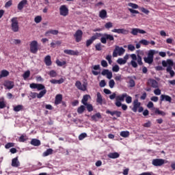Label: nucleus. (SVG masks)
Masks as SVG:
<instances>
[{"mask_svg": "<svg viewBox=\"0 0 175 175\" xmlns=\"http://www.w3.org/2000/svg\"><path fill=\"white\" fill-rule=\"evenodd\" d=\"M102 36V33H96L95 35L92 36L90 39L86 41V47H90V45L94 43V40H96L98 38H100Z\"/></svg>", "mask_w": 175, "mask_h": 175, "instance_id": "423d86ee", "label": "nucleus"}, {"mask_svg": "<svg viewBox=\"0 0 175 175\" xmlns=\"http://www.w3.org/2000/svg\"><path fill=\"white\" fill-rule=\"evenodd\" d=\"M87 137V133H83L79 136V140H83Z\"/></svg>", "mask_w": 175, "mask_h": 175, "instance_id": "bf43d9fd", "label": "nucleus"}, {"mask_svg": "<svg viewBox=\"0 0 175 175\" xmlns=\"http://www.w3.org/2000/svg\"><path fill=\"white\" fill-rule=\"evenodd\" d=\"M137 62L140 66L143 65V62L142 61V56H140L139 55H137Z\"/></svg>", "mask_w": 175, "mask_h": 175, "instance_id": "3c124183", "label": "nucleus"}, {"mask_svg": "<svg viewBox=\"0 0 175 175\" xmlns=\"http://www.w3.org/2000/svg\"><path fill=\"white\" fill-rule=\"evenodd\" d=\"M106 113L107 114H110L111 116H116V117H118V118H120V117H121V114H122V113H121V111H110V110H109V109H107V111H106Z\"/></svg>", "mask_w": 175, "mask_h": 175, "instance_id": "a211bd4d", "label": "nucleus"}, {"mask_svg": "<svg viewBox=\"0 0 175 175\" xmlns=\"http://www.w3.org/2000/svg\"><path fill=\"white\" fill-rule=\"evenodd\" d=\"M53 149L49 148L45 152H43V157H49V155H51L53 154Z\"/></svg>", "mask_w": 175, "mask_h": 175, "instance_id": "f704fd0d", "label": "nucleus"}, {"mask_svg": "<svg viewBox=\"0 0 175 175\" xmlns=\"http://www.w3.org/2000/svg\"><path fill=\"white\" fill-rule=\"evenodd\" d=\"M12 167H18L20 166V161H18V157H16L12 160Z\"/></svg>", "mask_w": 175, "mask_h": 175, "instance_id": "5701e85b", "label": "nucleus"}, {"mask_svg": "<svg viewBox=\"0 0 175 175\" xmlns=\"http://www.w3.org/2000/svg\"><path fill=\"white\" fill-rule=\"evenodd\" d=\"M155 53H157L154 50H150L148 53V57L149 58H152V59H154V55H155Z\"/></svg>", "mask_w": 175, "mask_h": 175, "instance_id": "ea45409f", "label": "nucleus"}, {"mask_svg": "<svg viewBox=\"0 0 175 175\" xmlns=\"http://www.w3.org/2000/svg\"><path fill=\"white\" fill-rule=\"evenodd\" d=\"M84 106H86V109H87L88 111H89V112L93 111L94 107H92V105L88 103L87 105H84Z\"/></svg>", "mask_w": 175, "mask_h": 175, "instance_id": "c03bdc74", "label": "nucleus"}, {"mask_svg": "<svg viewBox=\"0 0 175 175\" xmlns=\"http://www.w3.org/2000/svg\"><path fill=\"white\" fill-rule=\"evenodd\" d=\"M29 76H31V71H29V70H27L23 75V77L24 80H27V79H28V77H29Z\"/></svg>", "mask_w": 175, "mask_h": 175, "instance_id": "a19ab883", "label": "nucleus"}, {"mask_svg": "<svg viewBox=\"0 0 175 175\" xmlns=\"http://www.w3.org/2000/svg\"><path fill=\"white\" fill-rule=\"evenodd\" d=\"M111 32L115 33H122V35H128L129 31L125 29H113L111 30Z\"/></svg>", "mask_w": 175, "mask_h": 175, "instance_id": "4468645a", "label": "nucleus"}, {"mask_svg": "<svg viewBox=\"0 0 175 175\" xmlns=\"http://www.w3.org/2000/svg\"><path fill=\"white\" fill-rule=\"evenodd\" d=\"M30 144H31V146H35L36 147H38V146H40V140L33 139H31Z\"/></svg>", "mask_w": 175, "mask_h": 175, "instance_id": "c756f323", "label": "nucleus"}, {"mask_svg": "<svg viewBox=\"0 0 175 175\" xmlns=\"http://www.w3.org/2000/svg\"><path fill=\"white\" fill-rule=\"evenodd\" d=\"M117 62L119 64V65H125V64H126V59L119 58L118 59Z\"/></svg>", "mask_w": 175, "mask_h": 175, "instance_id": "37998d69", "label": "nucleus"}, {"mask_svg": "<svg viewBox=\"0 0 175 175\" xmlns=\"http://www.w3.org/2000/svg\"><path fill=\"white\" fill-rule=\"evenodd\" d=\"M62 102V94H57L55 96V105H59Z\"/></svg>", "mask_w": 175, "mask_h": 175, "instance_id": "bb28decb", "label": "nucleus"}, {"mask_svg": "<svg viewBox=\"0 0 175 175\" xmlns=\"http://www.w3.org/2000/svg\"><path fill=\"white\" fill-rule=\"evenodd\" d=\"M19 142L21 143H24V142H27V139L25 137V136L24 135H21L20 137H19Z\"/></svg>", "mask_w": 175, "mask_h": 175, "instance_id": "680f3d73", "label": "nucleus"}, {"mask_svg": "<svg viewBox=\"0 0 175 175\" xmlns=\"http://www.w3.org/2000/svg\"><path fill=\"white\" fill-rule=\"evenodd\" d=\"M107 157H108V158H110L111 159H117V158H120V154L118 152H110L107 155Z\"/></svg>", "mask_w": 175, "mask_h": 175, "instance_id": "393cba45", "label": "nucleus"}, {"mask_svg": "<svg viewBox=\"0 0 175 175\" xmlns=\"http://www.w3.org/2000/svg\"><path fill=\"white\" fill-rule=\"evenodd\" d=\"M95 49L97 51H101L102 50V44L98 43L95 45Z\"/></svg>", "mask_w": 175, "mask_h": 175, "instance_id": "6e6d98bb", "label": "nucleus"}, {"mask_svg": "<svg viewBox=\"0 0 175 175\" xmlns=\"http://www.w3.org/2000/svg\"><path fill=\"white\" fill-rule=\"evenodd\" d=\"M47 92V90H43L41 92H40L39 94H37V98L38 99H40V98H43V96H44V95H46V93Z\"/></svg>", "mask_w": 175, "mask_h": 175, "instance_id": "c9c22d12", "label": "nucleus"}, {"mask_svg": "<svg viewBox=\"0 0 175 175\" xmlns=\"http://www.w3.org/2000/svg\"><path fill=\"white\" fill-rule=\"evenodd\" d=\"M39 50V45L38 41L33 40L30 42V52L32 54H36Z\"/></svg>", "mask_w": 175, "mask_h": 175, "instance_id": "39448f33", "label": "nucleus"}, {"mask_svg": "<svg viewBox=\"0 0 175 175\" xmlns=\"http://www.w3.org/2000/svg\"><path fill=\"white\" fill-rule=\"evenodd\" d=\"M116 50L117 51L118 55H122V54L125 53V50L122 47L116 46Z\"/></svg>", "mask_w": 175, "mask_h": 175, "instance_id": "473e14b6", "label": "nucleus"}, {"mask_svg": "<svg viewBox=\"0 0 175 175\" xmlns=\"http://www.w3.org/2000/svg\"><path fill=\"white\" fill-rule=\"evenodd\" d=\"M11 147H14V143L8 142L5 146V148H6L7 150L9 149V148H11Z\"/></svg>", "mask_w": 175, "mask_h": 175, "instance_id": "09e8293b", "label": "nucleus"}, {"mask_svg": "<svg viewBox=\"0 0 175 175\" xmlns=\"http://www.w3.org/2000/svg\"><path fill=\"white\" fill-rule=\"evenodd\" d=\"M105 59L108 61L109 65H111V64H113V61L111 60V55H107Z\"/></svg>", "mask_w": 175, "mask_h": 175, "instance_id": "5fc2aeb1", "label": "nucleus"}, {"mask_svg": "<svg viewBox=\"0 0 175 175\" xmlns=\"http://www.w3.org/2000/svg\"><path fill=\"white\" fill-rule=\"evenodd\" d=\"M101 66H103V68H107L108 66L107 62L106 60H102Z\"/></svg>", "mask_w": 175, "mask_h": 175, "instance_id": "69168bd1", "label": "nucleus"}, {"mask_svg": "<svg viewBox=\"0 0 175 175\" xmlns=\"http://www.w3.org/2000/svg\"><path fill=\"white\" fill-rule=\"evenodd\" d=\"M11 29L13 32H18L20 27L18 26V18L17 17L11 19Z\"/></svg>", "mask_w": 175, "mask_h": 175, "instance_id": "20e7f679", "label": "nucleus"}, {"mask_svg": "<svg viewBox=\"0 0 175 175\" xmlns=\"http://www.w3.org/2000/svg\"><path fill=\"white\" fill-rule=\"evenodd\" d=\"M99 17L103 20L107 17V11L106 10H101L99 12Z\"/></svg>", "mask_w": 175, "mask_h": 175, "instance_id": "a878e982", "label": "nucleus"}, {"mask_svg": "<svg viewBox=\"0 0 175 175\" xmlns=\"http://www.w3.org/2000/svg\"><path fill=\"white\" fill-rule=\"evenodd\" d=\"M37 89L38 91H41V90H44V85L40 83H37Z\"/></svg>", "mask_w": 175, "mask_h": 175, "instance_id": "052dcab7", "label": "nucleus"}, {"mask_svg": "<svg viewBox=\"0 0 175 175\" xmlns=\"http://www.w3.org/2000/svg\"><path fill=\"white\" fill-rule=\"evenodd\" d=\"M23 110V105H18L14 107V111H21Z\"/></svg>", "mask_w": 175, "mask_h": 175, "instance_id": "49530a36", "label": "nucleus"}, {"mask_svg": "<svg viewBox=\"0 0 175 175\" xmlns=\"http://www.w3.org/2000/svg\"><path fill=\"white\" fill-rule=\"evenodd\" d=\"M153 110H154V114L156 116H162V117H165V116H166V113L163 111L159 110V108H153Z\"/></svg>", "mask_w": 175, "mask_h": 175, "instance_id": "b1692460", "label": "nucleus"}, {"mask_svg": "<svg viewBox=\"0 0 175 175\" xmlns=\"http://www.w3.org/2000/svg\"><path fill=\"white\" fill-rule=\"evenodd\" d=\"M148 85L152 88H159L158 81L155 79H150L148 80Z\"/></svg>", "mask_w": 175, "mask_h": 175, "instance_id": "9d476101", "label": "nucleus"}, {"mask_svg": "<svg viewBox=\"0 0 175 175\" xmlns=\"http://www.w3.org/2000/svg\"><path fill=\"white\" fill-rule=\"evenodd\" d=\"M154 95H161V89L159 88H156L154 90Z\"/></svg>", "mask_w": 175, "mask_h": 175, "instance_id": "338daca9", "label": "nucleus"}, {"mask_svg": "<svg viewBox=\"0 0 175 175\" xmlns=\"http://www.w3.org/2000/svg\"><path fill=\"white\" fill-rule=\"evenodd\" d=\"M105 28L106 29H110V28H113V23L111 22H108L105 25Z\"/></svg>", "mask_w": 175, "mask_h": 175, "instance_id": "8fccbe9b", "label": "nucleus"}, {"mask_svg": "<svg viewBox=\"0 0 175 175\" xmlns=\"http://www.w3.org/2000/svg\"><path fill=\"white\" fill-rule=\"evenodd\" d=\"M144 61L146 64H149V65H151L154 62V59H152L151 57H144Z\"/></svg>", "mask_w": 175, "mask_h": 175, "instance_id": "72a5a7b5", "label": "nucleus"}, {"mask_svg": "<svg viewBox=\"0 0 175 175\" xmlns=\"http://www.w3.org/2000/svg\"><path fill=\"white\" fill-rule=\"evenodd\" d=\"M113 72H119L120 71V66L118 65H115L112 68Z\"/></svg>", "mask_w": 175, "mask_h": 175, "instance_id": "0e129e2a", "label": "nucleus"}, {"mask_svg": "<svg viewBox=\"0 0 175 175\" xmlns=\"http://www.w3.org/2000/svg\"><path fill=\"white\" fill-rule=\"evenodd\" d=\"M34 21L35 23H36V24H39V23L42 21V16H36L34 18Z\"/></svg>", "mask_w": 175, "mask_h": 175, "instance_id": "864d4df0", "label": "nucleus"}, {"mask_svg": "<svg viewBox=\"0 0 175 175\" xmlns=\"http://www.w3.org/2000/svg\"><path fill=\"white\" fill-rule=\"evenodd\" d=\"M139 43H141V44H144V46H148L150 42L147 41V40H142L139 41Z\"/></svg>", "mask_w": 175, "mask_h": 175, "instance_id": "e2e57ef3", "label": "nucleus"}, {"mask_svg": "<svg viewBox=\"0 0 175 175\" xmlns=\"http://www.w3.org/2000/svg\"><path fill=\"white\" fill-rule=\"evenodd\" d=\"M85 110V107L84 105H81L77 109V113L78 114H83Z\"/></svg>", "mask_w": 175, "mask_h": 175, "instance_id": "4c0bfd02", "label": "nucleus"}, {"mask_svg": "<svg viewBox=\"0 0 175 175\" xmlns=\"http://www.w3.org/2000/svg\"><path fill=\"white\" fill-rule=\"evenodd\" d=\"M101 36L102 37L100 40L103 44H106V43H107V40L109 42H114V36L111 34L105 33L101 34Z\"/></svg>", "mask_w": 175, "mask_h": 175, "instance_id": "7ed1b4c3", "label": "nucleus"}, {"mask_svg": "<svg viewBox=\"0 0 175 175\" xmlns=\"http://www.w3.org/2000/svg\"><path fill=\"white\" fill-rule=\"evenodd\" d=\"M109 85L111 88H114V85H116V82L113 79H111L109 82Z\"/></svg>", "mask_w": 175, "mask_h": 175, "instance_id": "13d9d810", "label": "nucleus"}, {"mask_svg": "<svg viewBox=\"0 0 175 175\" xmlns=\"http://www.w3.org/2000/svg\"><path fill=\"white\" fill-rule=\"evenodd\" d=\"M44 62L46 66H51V65H53L51 56H50V55H46L44 59Z\"/></svg>", "mask_w": 175, "mask_h": 175, "instance_id": "6ab92c4d", "label": "nucleus"}, {"mask_svg": "<svg viewBox=\"0 0 175 175\" xmlns=\"http://www.w3.org/2000/svg\"><path fill=\"white\" fill-rule=\"evenodd\" d=\"M64 81H65V79H64V78H61L59 80L51 79L50 81V83H51V84H62Z\"/></svg>", "mask_w": 175, "mask_h": 175, "instance_id": "c85d7f7f", "label": "nucleus"}, {"mask_svg": "<svg viewBox=\"0 0 175 175\" xmlns=\"http://www.w3.org/2000/svg\"><path fill=\"white\" fill-rule=\"evenodd\" d=\"M162 66L164 68H166V72L167 73H170L171 77H174L175 72L173 69V66H174V62L172 60V59H167L166 61L163 60L162 62Z\"/></svg>", "mask_w": 175, "mask_h": 175, "instance_id": "f03ea898", "label": "nucleus"}, {"mask_svg": "<svg viewBox=\"0 0 175 175\" xmlns=\"http://www.w3.org/2000/svg\"><path fill=\"white\" fill-rule=\"evenodd\" d=\"M59 33L58 30L50 29L45 32V36H50V33L51 35H57Z\"/></svg>", "mask_w": 175, "mask_h": 175, "instance_id": "cd10ccee", "label": "nucleus"}, {"mask_svg": "<svg viewBox=\"0 0 175 175\" xmlns=\"http://www.w3.org/2000/svg\"><path fill=\"white\" fill-rule=\"evenodd\" d=\"M129 87L133 88V87H135L136 85V83H135V80L133 79H131L129 81Z\"/></svg>", "mask_w": 175, "mask_h": 175, "instance_id": "603ef678", "label": "nucleus"}, {"mask_svg": "<svg viewBox=\"0 0 175 175\" xmlns=\"http://www.w3.org/2000/svg\"><path fill=\"white\" fill-rule=\"evenodd\" d=\"M3 85L7 90H12L14 87V82L12 81H5Z\"/></svg>", "mask_w": 175, "mask_h": 175, "instance_id": "2eb2a0df", "label": "nucleus"}, {"mask_svg": "<svg viewBox=\"0 0 175 175\" xmlns=\"http://www.w3.org/2000/svg\"><path fill=\"white\" fill-rule=\"evenodd\" d=\"M148 109H152V110H154V103L152 101H149L148 105H147Z\"/></svg>", "mask_w": 175, "mask_h": 175, "instance_id": "4d7b16f0", "label": "nucleus"}, {"mask_svg": "<svg viewBox=\"0 0 175 175\" xmlns=\"http://www.w3.org/2000/svg\"><path fill=\"white\" fill-rule=\"evenodd\" d=\"M91 118H92V121H94V122H98L99 120H101L102 114H100V112H98L94 115L92 116Z\"/></svg>", "mask_w": 175, "mask_h": 175, "instance_id": "dca6fc26", "label": "nucleus"}, {"mask_svg": "<svg viewBox=\"0 0 175 175\" xmlns=\"http://www.w3.org/2000/svg\"><path fill=\"white\" fill-rule=\"evenodd\" d=\"M165 164V159H154L152 161L153 166H162Z\"/></svg>", "mask_w": 175, "mask_h": 175, "instance_id": "1a4fd4ad", "label": "nucleus"}, {"mask_svg": "<svg viewBox=\"0 0 175 175\" xmlns=\"http://www.w3.org/2000/svg\"><path fill=\"white\" fill-rule=\"evenodd\" d=\"M56 64H57V66H64V65H66V62H65V61L61 62V61H59V59H57Z\"/></svg>", "mask_w": 175, "mask_h": 175, "instance_id": "a18cd8bd", "label": "nucleus"}, {"mask_svg": "<svg viewBox=\"0 0 175 175\" xmlns=\"http://www.w3.org/2000/svg\"><path fill=\"white\" fill-rule=\"evenodd\" d=\"M74 38H75V41L77 43L81 42V39H83V31L81 29L77 30L74 34Z\"/></svg>", "mask_w": 175, "mask_h": 175, "instance_id": "6e6552de", "label": "nucleus"}, {"mask_svg": "<svg viewBox=\"0 0 175 175\" xmlns=\"http://www.w3.org/2000/svg\"><path fill=\"white\" fill-rule=\"evenodd\" d=\"M169 102V103H172V97L169 95L161 94L160 96V102Z\"/></svg>", "mask_w": 175, "mask_h": 175, "instance_id": "ddd939ff", "label": "nucleus"}, {"mask_svg": "<svg viewBox=\"0 0 175 175\" xmlns=\"http://www.w3.org/2000/svg\"><path fill=\"white\" fill-rule=\"evenodd\" d=\"M126 98V103L129 104L132 103V96L128 95L126 93H123L122 94H120L117 96L116 93H113L109 96V99L113 100V99H116L115 105L117 107H121V102H124Z\"/></svg>", "mask_w": 175, "mask_h": 175, "instance_id": "f257e3e1", "label": "nucleus"}, {"mask_svg": "<svg viewBox=\"0 0 175 175\" xmlns=\"http://www.w3.org/2000/svg\"><path fill=\"white\" fill-rule=\"evenodd\" d=\"M142 103H140V102H139L138 99H135L134 100L133 103V108L131 109L132 111H133L134 113H137V109H139V107H140Z\"/></svg>", "mask_w": 175, "mask_h": 175, "instance_id": "9b49d317", "label": "nucleus"}, {"mask_svg": "<svg viewBox=\"0 0 175 175\" xmlns=\"http://www.w3.org/2000/svg\"><path fill=\"white\" fill-rule=\"evenodd\" d=\"M9 75V71L6 70H1V75H0V79H2V77H8V75Z\"/></svg>", "mask_w": 175, "mask_h": 175, "instance_id": "e433bc0d", "label": "nucleus"}, {"mask_svg": "<svg viewBox=\"0 0 175 175\" xmlns=\"http://www.w3.org/2000/svg\"><path fill=\"white\" fill-rule=\"evenodd\" d=\"M75 87L78 90H80L81 91H87V85H81V82L80 81H77L75 83Z\"/></svg>", "mask_w": 175, "mask_h": 175, "instance_id": "f8f14e48", "label": "nucleus"}, {"mask_svg": "<svg viewBox=\"0 0 175 175\" xmlns=\"http://www.w3.org/2000/svg\"><path fill=\"white\" fill-rule=\"evenodd\" d=\"M138 33L144 34V33H146V31H144L143 29H137V28H134L132 29V31H131L132 35L136 36Z\"/></svg>", "mask_w": 175, "mask_h": 175, "instance_id": "412c9836", "label": "nucleus"}, {"mask_svg": "<svg viewBox=\"0 0 175 175\" xmlns=\"http://www.w3.org/2000/svg\"><path fill=\"white\" fill-rule=\"evenodd\" d=\"M49 75L50 76V77H57V74L55 70H52L49 72Z\"/></svg>", "mask_w": 175, "mask_h": 175, "instance_id": "79ce46f5", "label": "nucleus"}, {"mask_svg": "<svg viewBox=\"0 0 175 175\" xmlns=\"http://www.w3.org/2000/svg\"><path fill=\"white\" fill-rule=\"evenodd\" d=\"M120 135L122 137H125V138L129 137V131H123L120 132Z\"/></svg>", "mask_w": 175, "mask_h": 175, "instance_id": "58836bf2", "label": "nucleus"}, {"mask_svg": "<svg viewBox=\"0 0 175 175\" xmlns=\"http://www.w3.org/2000/svg\"><path fill=\"white\" fill-rule=\"evenodd\" d=\"M96 102L97 103H99V105H102L103 103V98H102L100 92H97Z\"/></svg>", "mask_w": 175, "mask_h": 175, "instance_id": "2f4dec72", "label": "nucleus"}, {"mask_svg": "<svg viewBox=\"0 0 175 175\" xmlns=\"http://www.w3.org/2000/svg\"><path fill=\"white\" fill-rule=\"evenodd\" d=\"M128 6H130V8H132L133 9H139V5L133 3H129Z\"/></svg>", "mask_w": 175, "mask_h": 175, "instance_id": "de8ad7c7", "label": "nucleus"}, {"mask_svg": "<svg viewBox=\"0 0 175 175\" xmlns=\"http://www.w3.org/2000/svg\"><path fill=\"white\" fill-rule=\"evenodd\" d=\"M131 57L133 59L131 62V66H133V68H137V63L135 62L137 59V56H136L135 54H132Z\"/></svg>", "mask_w": 175, "mask_h": 175, "instance_id": "aec40b11", "label": "nucleus"}, {"mask_svg": "<svg viewBox=\"0 0 175 175\" xmlns=\"http://www.w3.org/2000/svg\"><path fill=\"white\" fill-rule=\"evenodd\" d=\"M59 14L60 16H64V17H66L69 14V9L65 5H62L59 8Z\"/></svg>", "mask_w": 175, "mask_h": 175, "instance_id": "0eeeda50", "label": "nucleus"}, {"mask_svg": "<svg viewBox=\"0 0 175 175\" xmlns=\"http://www.w3.org/2000/svg\"><path fill=\"white\" fill-rule=\"evenodd\" d=\"M99 86L101 88H103V87H105L106 86V81L105 80H102L100 83H99Z\"/></svg>", "mask_w": 175, "mask_h": 175, "instance_id": "774afa93", "label": "nucleus"}, {"mask_svg": "<svg viewBox=\"0 0 175 175\" xmlns=\"http://www.w3.org/2000/svg\"><path fill=\"white\" fill-rule=\"evenodd\" d=\"M28 4V1L27 0H22L17 6L18 10H23V9H24V6H25V5Z\"/></svg>", "mask_w": 175, "mask_h": 175, "instance_id": "4be33fe9", "label": "nucleus"}, {"mask_svg": "<svg viewBox=\"0 0 175 175\" xmlns=\"http://www.w3.org/2000/svg\"><path fill=\"white\" fill-rule=\"evenodd\" d=\"M90 98H91V96L88 94H85L83 96L82 100H81V103H83V105H87L88 103V99H90Z\"/></svg>", "mask_w": 175, "mask_h": 175, "instance_id": "7c9ffc66", "label": "nucleus"}, {"mask_svg": "<svg viewBox=\"0 0 175 175\" xmlns=\"http://www.w3.org/2000/svg\"><path fill=\"white\" fill-rule=\"evenodd\" d=\"M64 54H67L68 55H79V53L78 51H73L72 49H65L64 51Z\"/></svg>", "mask_w": 175, "mask_h": 175, "instance_id": "f3484780", "label": "nucleus"}]
</instances>
